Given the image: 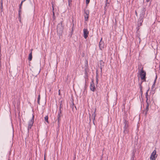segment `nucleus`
<instances>
[{
	"label": "nucleus",
	"mask_w": 160,
	"mask_h": 160,
	"mask_svg": "<svg viewBox=\"0 0 160 160\" xmlns=\"http://www.w3.org/2000/svg\"><path fill=\"white\" fill-rule=\"evenodd\" d=\"M140 75L142 80H143L144 81H146V73L143 69V68H142L140 72Z\"/></svg>",
	"instance_id": "nucleus-1"
},
{
	"label": "nucleus",
	"mask_w": 160,
	"mask_h": 160,
	"mask_svg": "<svg viewBox=\"0 0 160 160\" xmlns=\"http://www.w3.org/2000/svg\"><path fill=\"white\" fill-rule=\"evenodd\" d=\"M63 27L62 26V22L58 24L57 27V30L58 33H60L62 32L63 29Z\"/></svg>",
	"instance_id": "nucleus-2"
},
{
	"label": "nucleus",
	"mask_w": 160,
	"mask_h": 160,
	"mask_svg": "<svg viewBox=\"0 0 160 160\" xmlns=\"http://www.w3.org/2000/svg\"><path fill=\"white\" fill-rule=\"evenodd\" d=\"M34 116L33 115L32 118L28 122V131H29V129H31V127L33 125L34 122Z\"/></svg>",
	"instance_id": "nucleus-3"
},
{
	"label": "nucleus",
	"mask_w": 160,
	"mask_h": 160,
	"mask_svg": "<svg viewBox=\"0 0 160 160\" xmlns=\"http://www.w3.org/2000/svg\"><path fill=\"white\" fill-rule=\"evenodd\" d=\"M156 151L155 150L153 151L152 152L151 154L150 157V159L151 160H155L156 159L157 157V155H156Z\"/></svg>",
	"instance_id": "nucleus-4"
},
{
	"label": "nucleus",
	"mask_w": 160,
	"mask_h": 160,
	"mask_svg": "<svg viewBox=\"0 0 160 160\" xmlns=\"http://www.w3.org/2000/svg\"><path fill=\"white\" fill-rule=\"evenodd\" d=\"M90 90L93 92H94L95 90V85L94 83L93 79L92 80V82H91L90 85Z\"/></svg>",
	"instance_id": "nucleus-5"
},
{
	"label": "nucleus",
	"mask_w": 160,
	"mask_h": 160,
	"mask_svg": "<svg viewBox=\"0 0 160 160\" xmlns=\"http://www.w3.org/2000/svg\"><path fill=\"white\" fill-rule=\"evenodd\" d=\"M62 115L61 110H60V112H58V116H57V119L58 120V127H59V124H60V121L61 120L60 117Z\"/></svg>",
	"instance_id": "nucleus-6"
},
{
	"label": "nucleus",
	"mask_w": 160,
	"mask_h": 160,
	"mask_svg": "<svg viewBox=\"0 0 160 160\" xmlns=\"http://www.w3.org/2000/svg\"><path fill=\"white\" fill-rule=\"evenodd\" d=\"M83 31V37L85 38L86 39L88 37L89 32L87 29H84Z\"/></svg>",
	"instance_id": "nucleus-7"
},
{
	"label": "nucleus",
	"mask_w": 160,
	"mask_h": 160,
	"mask_svg": "<svg viewBox=\"0 0 160 160\" xmlns=\"http://www.w3.org/2000/svg\"><path fill=\"white\" fill-rule=\"evenodd\" d=\"M123 124L124 125L123 128H128L129 122L125 118H124L123 121Z\"/></svg>",
	"instance_id": "nucleus-8"
},
{
	"label": "nucleus",
	"mask_w": 160,
	"mask_h": 160,
	"mask_svg": "<svg viewBox=\"0 0 160 160\" xmlns=\"http://www.w3.org/2000/svg\"><path fill=\"white\" fill-rule=\"evenodd\" d=\"M84 13L85 14L84 15L85 20V21H87L88 18L89 11L88 10H85Z\"/></svg>",
	"instance_id": "nucleus-9"
},
{
	"label": "nucleus",
	"mask_w": 160,
	"mask_h": 160,
	"mask_svg": "<svg viewBox=\"0 0 160 160\" xmlns=\"http://www.w3.org/2000/svg\"><path fill=\"white\" fill-rule=\"evenodd\" d=\"M143 17H140L138 20V26H140L142 25V23L143 22Z\"/></svg>",
	"instance_id": "nucleus-10"
},
{
	"label": "nucleus",
	"mask_w": 160,
	"mask_h": 160,
	"mask_svg": "<svg viewBox=\"0 0 160 160\" xmlns=\"http://www.w3.org/2000/svg\"><path fill=\"white\" fill-rule=\"evenodd\" d=\"M146 9L144 8H143L142 9V13L140 14V17H144L145 14Z\"/></svg>",
	"instance_id": "nucleus-11"
},
{
	"label": "nucleus",
	"mask_w": 160,
	"mask_h": 160,
	"mask_svg": "<svg viewBox=\"0 0 160 160\" xmlns=\"http://www.w3.org/2000/svg\"><path fill=\"white\" fill-rule=\"evenodd\" d=\"M148 107H149V104L147 103L146 107V109L145 110H144L143 111V113H144L145 115H146L147 114V112L148 111Z\"/></svg>",
	"instance_id": "nucleus-12"
},
{
	"label": "nucleus",
	"mask_w": 160,
	"mask_h": 160,
	"mask_svg": "<svg viewBox=\"0 0 160 160\" xmlns=\"http://www.w3.org/2000/svg\"><path fill=\"white\" fill-rule=\"evenodd\" d=\"M102 38H101L100 41L99 42V46L100 49L102 50L103 48L104 43L102 41Z\"/></svg>",
	"instance_id": "nucleus-13"
},
{
	"label": "nucleus",
	"mask_w": 160,
	"mask_h": 160,
	"mask_svg": "<svg viewBox=\"0 0 160 160\" xmlns=\"http://www.w3.org/2000/svg\"><path fill=\"white\" fill-rule=\"evenodd\" d=\"M33 50L32 49H31V52L28 55V59L29 61H31L32 60V52Z\"/></svg>",
	"instance_id": "nucleus-14"
},
{
	"label": "nucleus",
	"mask_w": 160,
	"mask_h": 160,
	"mask_svg": "<svg viewBox=\"0 0 160 160\" xmlns=\"http://www.w3.org/2000/svg\"><path fill=\"white\" fill-rule=\"evenodd\" d=\"M123 133L125 134H127L128 132L129 129L128 128H123Z\"/></svg>",
	"instance_id": "nucleus-15"
},
{
	"label": "nucleus",
	"mask_w": 160,
	"mask_h": 160,
	"mask_svg": "<svg viewBox=\"0 0 160 160\" xmlns=\"http://www.w3.org/2000/svg\"><path fill=\"white\" fill-rule=\"evenodd\" d=\"M96 115L95 114V111H94V112H93V114L92 115V119L93 120V122L94 124V120L95 119V118L96 117Z\"/></svg>",
	"instance_id": "nucleus-16"
},
{
	"label": "nucleus",
	"mask_w": 160,
	"mask_h": 160,
	"mask_svg": "<svg viewBox=\"0 0 160 160\" xmlns=\"http://www.w3.org/2000/svg\"><path fill=\"white\" fill-rule=\"evenodd\" d=\"M85 67H86V68H84V70H85V76L86 77H88V72H87L88 68L87 66H86Z\"/></svg>",
	"instance_id": "nucleus-17"
},
{
	"label": "nucleus",
	"mask_w": 160,
	"mask_h": 160,
	"mask_svg": "<svg viewBox=\"0 0 160 160\" xmlns=\"http://www.w3.org/2000/svg\"><path fill=\"white\" fill-rule=\"evenodd\" d=\"M100 64L101 65V69H102V66H103V62L101 60L100 61Z\"/></svg>",
	"instance_id": "nucleus-18"
},
{
	"label": "nucleus",
	"mask_w": 160,
	"mask_h": 160,
	"mask_svg": "<svg viewBox=\"0 0 160 160\" xmlns=\"http://www.w3.org/2000/svg\"><path fill=\"white\" fill-rule=\"evenodd\" d=\"M21 9H22V8H19V11H18V15H19V17H20V15H21Z\"/></svg>",
	"instance_id": "nucleus-19"
},
{
	"label": "nucleus",
	"mask_w": 160,
	"mask_h": 160,
	"mask_svg": "<svg viewBox=\"0 0 160 160\" xmlns=\"http://www.w3.org/2000/svg\"><path fill=\"white\" fill-rule=\"evenodd\" d=\"M142 83H141L139 84V86H140V90L141 92V94L142 95V86L141 85Z\"/></svg>",
	"instance_id": "nucleus-20"
},
{
	"label": "nucleus",
	"mask_w": 160,
	"mask_h": 160,
	"mask_svg": "<svg viewBox=\"0 0 160 160\" xmlns=\"http://www.w3.org/2000/svg\"><path fill=\"white\" fill-rule=\"evenodd\" d=\"M45 120L46 122L48 123V116H46V117H45Z\"/></svg>",
	"instance_id": "nucleus-21"
},
{
	"label": "nucleus",
	"mask_w": 160,
	"mask_h": 160,
	"mask_svg": "<svg viewBox=\"0 0 160 160\" xmlns=\"http://www.w3.org/2000/svg\"><path fill=\"white\" fill-rule=\"evenodd\" d=\"M157 75H156V78H155V80H154V83L153 84V85H152V88H154V86H155V83H156V79H157Z\"/></svg>",
	"instance_id": "nucleus-22"
},
{
	"label": "nucleus",
	"mask_w": 160,
	"mask_h": 160,
	"mask_svg": "<svg viewBox=\"0 0 160 160\" xmlns=\"http://www.w3.org/2000/svg\"><path fill=\"white\" fill-rule=\"evenodd\" d=\"M40 96L39 95L38 96V103L39 104H40Z\"/></svg>",
	"instance_id": "nucleus-23"
},
{
	"label": "nucleus",
	"mask_w": 160,
	"mask_h": 160,
	"mask_svg": "<svg viewBox=\"0 0 160 160\" xmlns=\"http://www.w3.org/2000/svg\"><path fill=\"white\" fill-rule=\"evenodd\" d=\"M148 90L147 91V92L146 93V98H147V100H146L147 102V100H148Z\"/></svg>",
	"instance_id": "nucleus-24"
},
{
	"label": "nucleus",
	"mask_w": 160,
	"mask_h": 160,
	"mask_svg": "<svg viewBox=\"0 0 160 160\" xmlns=\"http://www.w3.org/2000/svg\"><path fill=\"white\" fill-rule=\"evenodd\" d=\"M134 154H135V153L133 152L132 156V157L131 158V160H134V157H135Z\"/></svg>",
	"instance_id": "nucleus-25"
},
{
	"label": "nucleus",
	"mask_w": 160,
	"mask_h": 160,
	"mask_svg": "<svg viewBox=\"0 0 160 160\" xmlns=\"http://www.w3.org/2000/svg\"><path fill=\"white\" fill-rule=\"evenodd\" d=\"M72 2V0H68V3L69 6H70L71 4V2Z\"/></svg>",
	"instance_id": "nucleus-26"
},
{
	"label": "nucleus",
	"mask_w": 160,
	"mask_h": 160,
	"mask_svg": "<svg viewBox=\"0 0 160 160\" xmlns=\"http://www.w3.org/2000/svg\"><path fill=\"white\" fill-rule=\"evenodd\" d=\"M62 107V103H60V106H59V112H60V110H61V108Z\"/></svg>",
	"instance_id": "nucleus-27"
},
{
	"label": "nucleus",
	"mask_w": 160,
	"mask_h": 160,
	"mask_svg": "<svg viewBox=\"0 0 160 160\" xmlns=\"http://www.w3.org/2000/svg\"><path fill=\"white\" fill-rule=\"evenodd\" d=\"M1 11L2 12L3 11V6H2V2L1 3Z\"/></svg>",
	"instance_id": "nucleus-28"
},
{
	"label": "nucleus",
	"mask_w": 160,
	"mask_h": 160,
	"mask_svg": "<svg viewBox=\"0 0 160 160\" xmlns=\"http://www.w3.org/2000/svg\"><path fill=\"white\" fill-rule=\"evenodd\" d=\"M86 4L88 5L90 2V0H86Z\"/></svg>",
	"instance_id": "nucleus-29"
},
{
	"label": "nucleus",
	"mask_w": 160,
	"mask_h": 160,
	"mask_svg": "<svg viewBox=\"0 0 160 160\" xmlns=\"http://www.w3.org/2000/svg\"><path fill=\"white\" fill-rule=\"evenodd\" d=\"M23 2L22 1L21 3H20V6H19V8H22V3H23Z\"/></svg>",
	"instance_id": "nucleus-30"
},
{
	"label": "nucleus",
	"mask_w": 160,
	"mask_h": 160,
	"mask_svg": "<svg viewBox=\"0 0 160 160\" xmlns=\"http://www.w3.org/2000/svg\"><path fill=\"white\" fill-rule=\"evenodd\" d=\"M58 94L59 95H60V90H59V91H58Z\"/></svg>",
	"instance_id": "nucleus-31"
},
{
	"label": "nucleus",
	"mask_w": 160,
	"mask_h": 160,
	"mask_svg": "<svg viewBox=\"0 0 160 160\" xmlns=\"http://www.w3.org/2000/svg\"><path fill=\"white\" fill-rule=\"evenodd\" d=\"M150 0H146V1H147V2H149V1H150Z\"/></svg>",
	"instance_id": "nucleus-32"
},
{
	"label": "nucleus",
	"mask_w": 160,
	"mask_h": 160,
	"mask_svg": "<svg viewBox=\"0 0 160 160\" xmlns=\"http://www.w3.org/2000/svg\"><path fill=\"white\" fill-rule=\"evenodd\" d=\"M96 82H97V83H98V78H97Z\"/></svg>",
	"instance_id": "nucleus-33"
},
{
	"label": "nucleus",
	"mask_w": 160,
	"mask_h": 160,
	"mask_svg": "<svg viewBox=\"0 0 160 160\" xmlns=\"http://www.w3.org/2000/svg\"><path fill=\"white\" fill-rule=\"evenodd\" d=\"M135 14H136V16H137V12L136 11H135Z\"/></svg>",
	"instance_id": "nucleus-34"
},
{
	"label": "nucleus",
	"mask_w": 160,
	"mask_h": 160,
	"mask_svg": "<svg viewBox=\"0 0 160 160\" xmlns=\"http://www.w3.org/2000/svg\"><path fill=\"white\" fill-rule=\"evenodd\" d=\"M44 160H46L45 155L44 156Z\"/></svg>",
	"instance_id": "nucleus-35"
},
{
	"label": "nucleus",
	"mask_w": 160,
	"mask_h": 160,
	"mask_svg": "<svg viewBox=\"0 0 160 160\" xmlns=\"http://www.w3.org/2000/svg\"><path fill=\"white\" fill-rule=\"evenodd\" d=\"M40 72V70H39V71H38V74H39V73Z\"/></svg>",
	"instance_id": "nucleus-36"
},
{
	"label": "nucleus",
	"mask_w": 160,
	"mask_h": 160,
	"mask_svg": "<svg viewBox=\"0 0 160 160\" xmlns=\"http://www.w3.org/2000/svg\"><path fill=\"white\" fill-rule=\"evenodd\" d=\"M26 0H23L22 1L23 2H24Z\"/></svg>",
	"instance_id": "nucleus-37"
},
{
	"label": "nucleus",
	"mask_w": 160,
	"mask_h": 160,
	"mask_svg": "<svg viewBox=\"0 0 160 160\" xmlns=\"http://www.w3.org/2000/svg\"><path fill=\"white\" fill-rule=\"evenodd\" d=\"M159 67H160V64H159Z\"/></svg>",
	"instance_id": "nucleus-38"
},
{
	"label": "nucleus",
	"mask_w": 160,
	"mask_h": 160,
	"mask_svg": "<svg viewBox=\"0 0 160 160\" xmlns=\"http://www.w3.org/2000/svg\"><path fill=\"white\" fill-rule=\"evenodd\" d=\"M8 160H10V159H8Z\"/></svg>",
	"instance_id": "nucleus-39"
}]
</instances>
